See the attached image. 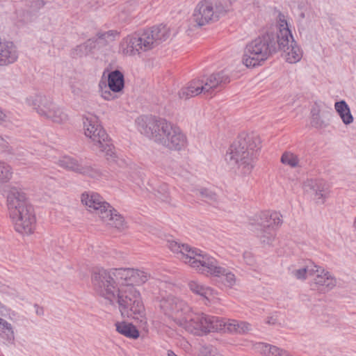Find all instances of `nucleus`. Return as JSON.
I'll return each instance as SVG.
<instances>
[{"instance_id":"4468645a","label":"nucleus","mask_w":356,"mask_h":356,"mask_svg":"<svg viewBox=\"0 0 356 356\" xmlns=\"http://www.w3.org/2000/svg\"><path fill=\"white\" fill-rule=\"evenodd\" d=\"M80 198L81 204L86 210L97 216L99 218L102 217L111 205L110 203L105 201L100 194L93 191L83 193Z\"/></svg>"},{"instance_id":"6ab92c4d","label":"nucleus","mask_w":356,"mask_h":356,"mask_svg":"<svg viewBox=\"0 0 356 356\" xmlns=\"http://www.w3.org/2000/svg\"><path fill=\"white\" fill-rule=\"evenodd\" d=\"M146 45L152 49L155 44L165 41L170 35V28L166 25L154 26L143 32Z\"/></svg>"},{"instance_id":"9d476101","label":"nucleus","mask_w":356,"mask_h":356,"mask_svg":"<svg viewBox=\"0 0 356 356\" xmlns=\"http://www.w3.org/2000/svg\"><path fill=\"white\" fill-rule=\"evenodd\" d=\"M269 42L270 38L267 35L257 38L248 43L243 55V64L247 67H254L267 60L271 54Z\"/></svg>"},{"instance_id":"6e6552de","label":"nucleus","mask_w":356,"mask_h":356,"mask_svg":"<svg viewBox=\"0 0 356 356\" xmlns=\"http://www.w3.org/2000/svg\"><path fill=\"white\" fill-rule=\"evenodd\" d=\"M232 3L226 1L212 2L209 0L200 1L195 7L191 17V23L197 27H202L218 22L222 16L232 10Z\"/></svg>"},{"instance_id":"ea45409f","label":"nucleus","mask_w":356,"mask_h":356,"mask_svg":"<svg viewBox=\"0 0 356 356\" xmlns=\"http://www.w3.org/2000/svg\"><path fill=\"white\" fill-rule=\"evenodd\" d=\"M117 94L119 93L117 92H113L110 87L106 90L100 91L99 93L102 99L108 102L115 100L118 98Z\"/></svg>"},{"instance_id":"bb28decb","label":"nucleus","mask_w":356,"mask_h":356,"mask_svg":"<svg viewBox=\"0 0 356 356\" xmlns=\"http://www.w3.org/2000/svg\"><path fill=\"white\" fill-rule=\"evenodd\" d=\"M334 109L340 117L342 122L348 126L354 121V118L351 113L350 108L344 100L336 102L334 103Z\"/></svg>"},{"instance_id":"a878e982","label":"nucleus","mask_w":356,"mask_h":356,"mask_svg":"<svg viewBox=\"0 0 356 356\" xmlns=\"http://www.w3.org/2000/svg\"><path fill=\"white\" fill-rule=\"evenodd\" d=\"M108 82L109 87L113 92H117L119 94L122 93L124 88V76L121 71L115 70L109 72Z\"/></svg>"},{"instance_id":"a211bd4d","label":"nucleus","mask_w":356,"mask_h":356,"mask_svg":"<svg viewBox=\"0 0 356 356\" xmlns=\"http://www.w3.org/2000/svg\"><path fill=\"white\" fill-rule=\"evenodd\" d=\"M188 286L191 291L200 296L206 305L216 303L220 300L218 292L216 290L197 280H191Z\"/></svg>"},{"instance_id":"c9c22d12","label":"nucleus","mask_w":356,"mask_h":356,"mask_svg":"<svg viewBox=\"0 0 356 356\" xmlns=\"http://www.w3.org/2000/svg\"><path fill=\"white\" fill-rule=\"evenodd\" d=\"M314 268V264L307 265L298 269L294 270L293 271V275L296 279L304 280L307 277V276H312Z\"/></svg>"},{"instance_id":"9b49d317","label":"nucleus","mask_w":356,"mask_h":356,"mask_svg":"<svg viewBox=\"0 0 356 356\" xmlns=\"http://www.w3.org/2000/svg\"><path fill=\"white\" fill-rule=\"evenodd\" d=\"M58 164L66 170L92 179H99L106 177V173L101 170L87 165L70 156H65L61 157L58 161Z\"/></svg>"},{"instance_id":"2eb2a0df","label":"nucleus","mask_w":356,"mask_h":356,"mask_svg":"<svg viewBox=\"0 0 356 356\" xmlns=\"http://www.w3.org/2000/svg\"><path fill=\"white\" fill-rule=\"evenodd\" d=\"M312 284L323 293L332 290L337 284L336 277L321 266L315 265L312 276Z\"/></svg>"},{"instance_id":"f3484780","label":"nucleus","mask_w":356,"mask_h":356,"mask_svg":"<svg viewBox=\"0 0 356 356\" xmlns=\"http://www.w3.org/2000/svg\"><path fill=\"white\" fill-rule=\"evenodd\" d=\"M99 220L108 227L118 232H124L129 229V224L126 218L111 204L104 213Z\"/></svg>"},{"instance_id":"8fccbe9b","label":"nucleus","mask_w":356,"mask_h":356,"mask_svg":"<svg viewBox=\"0 0 356 356\" xmlns=\"http://www.w3.org/2000/svg\"><path fill=\"white\" fill-rule=\"evenodd\" d=\"M167 355L168 356H178L177 354L175 353L174 351H172L171 350H168Z\"/></svg>"},{"instance_id":"7ed1b4c3","label":"nucleus","mask_w":356,"mask_h":356,"mask_svg":"<svg viewBox=\"0 0 356 356\" xmlns=\"http://www.w3.org/2000/svg\"><path fill=\"white\" fill-rule=\"evenodd\" d=\"M139 131L156 144L171 150L181 151L187 145V137L179 127L163 118L155 115L139 117Z\"/></svg>"},{"instance_id":"cd10ccee","label":"nucleus","mask_w":356,"mask_h":356,"mask_svg":"<svg viewBox=\"0 0 356 356\" xmlns=\"http://www.w3.org/2000/svg\"><path fill=\"white\" fill-rule=\"evenodd\" d=\"M277 42L281 41V44L287 40L293 37L291 32L289 28V24L286 19V17L283 14L280 13L277 16Z\"/></svg>"},{"instance_id":"39448f33","label":"nucleus","mask_w":356,"mask_h":356,"mask_svg":"<svg viewBox=\"0 0 356 356\" xmlns=\"http://www.w3.org/2000/svg\"><path fill=\"white\" fill-rule=\"evenodd\" d=\"M6 204L15 230L23 235L32 234L36 227V216L24 191L16 186L9 187Z\"/></svg>"},{"instance_id":"37998d69","label":"nucleus","mask_w":356,"mask_h":356,"mask_svg":"<svg viewBox=\"0 0 356 356\" xmlns=\"http://www.w3.org/2000/svg\"><path fill=\"white\" fill-rule=\"evenodd\" d=\"M108 88H109L108 82L106 83L104 81H100L98 83V93H99L100 91L107 89Z\"/></svg>"},{"instance_id":"a18cd8bd","label":"nucleus","mask_w":356,"mask_h":356,"mask_svg":"<svg viewBox=\"0 0 356 356\" xmlns=\"http://www.w3.org/2000/svg\"><path fill=\"white\" fill-rule=\"evenodd\" d=\"M266 322L269 325H275L277 323V318L275 316H268Z\"/></svg>"},{"instance_id":"ddd939ff","label":"nucleus","mask_w":356,"mask_h":356,"mask_svg":"<svg viewBox=\"0 0 356 356\" xmlns=\"http://www.w3.org/2000/svg\"><path fill=\"white\" fill-rule=\"evenodd\" d=\"M304 193L318 204H323L330 195V186L322 179H307L302 186Z\"/></svg>"},{"instance_id":"393cba45","label":"nucleus","mask_w":356,"mask_h":356,"mask_svg":"<svg viewBox=\"0 0 356 356\" xmlns=\"http://www.w3.org/2000/svg\"><path fill=\"white\" fill-rule=\"evenodd\" d=\"M201 79L204 87V91L209 93L213 88H217L222 83H225L228 78L222 72L211 74L209 76H203Z\"/></svg>"},{"instance_id":"f8f14e48","label":"nucleus","mask_w":356,"mask_h":356,"mask_svg":"<svg viewBox=\"0 0 356 356\" xmlns=\"http://www.w3.org/2000/svg\"><path fill=\"white\" fill-rule=\"evenodd\" d=\"M145 41L143 33L127 35L120 42L119 53L127 57L138 56L141 51L150 50Z\"/></svg>"},{"instance_id":"58836bf2","label":"nucleus","mask_w":356,"mask_h":356,"mask_svg":"<svg viewBox=\"0 0 356 356\" xmlns=\"http://www.w3.org/2000/svg\"><path fill=\"white\" fill-rule=\"evenodd\" d=\"M198 356H220V355L213 346L204 344L200 346Z\"/></svg>"},{"instance_id":"72a5a7b5","label":"nucleus","mask_w":356,"mask_h":356,"mask_svg":"<svg viewBox=\"0 0 356 356\" xmlns=\"http://www.w3.org/2000/svg\"><path fill=\"white\" fill-rule=\"evenodd\" d=\"M0 335L8 342L13 343L15 340V332L11 323L0 317Z\"/></svg>"},{"instance_id":"f257e3e1","label":"nucleus","mask_w":356,"mask_h":356,"mask_svg":"<svg viewBox=\"0 0 356 356\" xmlns=\"http://www.w3.org/2000/svg\"><path fill=\"white\" fill-rule=\"evenodd\" d=\"M150 277V273L143 268H101L93 273L92 283L99 296L111 302H118L122 315L138 320L140 325L147 328V319L137 287L145 284Z\"/></svg>"},{"instance_id":"b1692460","label":"nucleus","mask_w":356,"mask_h":356,"mask_svg":"<svg viewBox=\"0 0 356 356\" xmlns=\"http://www.w3.org/2000/svg\"><path fill=\"white\" fill-rule=\"evenodd\" d=\"M281 215L275 211H266L261 214L260 226L276 231L282 224Z\"/></svg>"},{"instance_id":"5701e85b","label":"nucleus","mask_w":356,"mask_h":356,"mask_svg":"<svg viewBox=\"0 0 356 356\" xmlns=\"http://www.w3.org/2000/svg\"><path fill=\"white\" fill-rule=\"evenodd\" d=\"M202 93L206 94L204 87L200 78L195 79L190 81L186 86L180 89L178 92L179 97L181 99H188Z\"/></svg>"},{"instance_id":"79ce46f5","label":"nucleus","mask_w":356,"mask_h":356,"mask_svg":"<svg viewBox=\"0 0 356 356\" xmlns=\"http://www.w3.org/2000/svg\"><path fill=\"white\" fill-rule=\"evenodd\" d=\"M9 121V118L7 113L0 109V124L6 123Z\"/></svg>"},{"instance_id":"de8ad7c7","label":"nucleus","mask_w":356,"mask_h":356,"mask_svg":"<svg viewBox=\"0 0 356 356\" xmlns=\"http://www.w3.org/2000/svg\"><path fill=\"white\" fill-rule=\"evenodd\" d=\"M35 312L38 315H42L43 314V309L37 305L34 306Z\"/></svg>"},{"instance_id":"7c9ffc66","label":"nucleus","mask_w":356,"mask_h":356,"mask_svg":"<svg viewBox=\"0 0 356 356\" xmlns=\"http://www.w3.org/2000/svg\"><path fill=\"white\" fill-rule=\"evenodd\" d=\"M116 330L122 335L132 339L139 337V331L135 325L127 322H118L115 323Z\"/></svg>"},{"instance_id":"20e7f679","label":"nucleus","mask_w":356,"mask_h":356,"mask_svg":"<svg viewBox=\"0 0 356 356\" xmlns=\"http://www.w3.org/2000/svg\"><path fill=\"white\" fill-rule=\"evenodd\" d=\"M261 148L259 136L253 132H243L230 145L225 156L228 168L249 175L254 168Z\"/></svg>"},{"instance_id":"4c0bfd02","label":"nucleus","mask_w":356,"mask_h":356,"mask_svg":"<svg viewBox=\"0 0 356 356\" xmlns=\"http://www.w3.org/2000/svg\"><path fill=\"white\" fill-rule=\"evenodd\" d=\"M92 44V41L88 40L87 42L78 45L74 49V54L80 57L87 55L91 51Z\"/></svg>"},{"instance_id":"423d86ee","label":"nucleus","mask_w":356,"mask_h":356,"mask_svg":"<svg viewBox=\"0 0 356 356\" xmlns=\"http://www.w3.org/2000/svg\"><path fill=\"white\" fill-rule=\"evenodd\" d=\"M83 125L84 135L90 140L93 147L103 153L108 161H113L115 158L113 145L100 125L98 117L90 113L85 114Z\"/></svg>"},{"instance_id":"1a4fd4ad","label":"nucleus","mask_w":356,"mask_h":356,"mask_svg":"<svg viewBox=\"0 0 356 356\" xmlns=\"http://www.w3.org/2000/svg\"><path fill=\"white\" fill-rule=\"evenodd\" d=\"M161 312L177 325L184 327L191 316V307L183 300L172 295H166L159 300Z\"/></svg>"},{"instance_id":"473e14b6","label":"nucleus","mask_w":356,"mask_h":356,"mask_svg":"<svg viewBox=\"0 0 356 356\" xmlns=\"http://www.w3.org/2000/svg\"><path fill=\"white\" fill-rule=\"evenodd\" d=\"M280 162L283 165L291 168H298L301 167V162L298 155L291 151L283 152L280 158Z\"/></svg>"},{"instance_id":"a19ab883","label":"nucleus","mask_w":356,"mask_h":356,"mask_svg":"<svg viewBox=\"0 0 356 356\" xmlns=\"http://www.w3.org/2000/svg\"><path fill=\"white\" fill-rule=\"evenodd\" d=\"M118 35V33L117 32H115V31H107L106 33H102L99 35V38H103V39H106V38H115V36Z\"/></svg>"},{"instance_id":"412c9836","label":"nucleus","mask_w":356,"mask_h":356,"mask_svg":"<svg viewBox=\"0 0 356 356\" xmlns=\"http://www.w3.org/2000/svg\"><path fill=\"white\" fill-rule=\"evenodd\" d=\"M18 56L17 48L13 42L0 39V67L14 63Z\"/></svg>"},{"instance_id":"2f4dec72","label":"nucleus","mask_w":356,"mask_h":356,"mask_svg":"<svg viewBox=\"0 0 356 356\" xmlns=\"http://www.w3.org/2000/svg\"><path fill=\"white\" fill-rule=\"evenodd\" d=\"M330 124V120L325 114L321 113L318 108L312 111L311 124L316 129H324Z\"/></svg>"},{"instance_id":"aec40b11","label":"nucleus","mask_w":356,"mask_h":356,"mask_svg":"<svg viewBox=\"0 0 356 356\" xmlns=\"http://www.w3.org/2000/svg\"><path fill=\"white\" fill-rule=\"evenodd\" d=\"M279 49L282 51V56L289 63H296L302 57V51L294 40L293 37L286 40L283 44L277 42Z\"/></svg>"},{"instance_id":"4be33fe9","label":"nucleus","mask_w":356,"mask_h":356,"mask_svg":"<svg viewBox=\"0 0 356 356\" xmlns=\"http://www.w3.org/2000/svg\"><path fill=\"white\" fill-rule=\"evenodd\" d=\"M251 327L248 322L223 318L222 333L245 334L251 330Z\"/></svg>"},{"instance_id":"c756f323","label":"nucleus","mask_w":356,"mask_h":356,"mask_svg":"<svg viewBox=\"0 0 356 356\" xmlns=\"http://www.w3.org/2000/svg\"><path fill=\"white\" fill-rule=\"evenodd\" d=\"M257 348L263 356H292L286 350L268 343H260Z\"/></svg>"},{"instance_id":"09e8293b","label":"nucleus","mask_w":356,"mask_h":356,"mask_svg":"<svg viewBox=\"0 0 356 356\" xmlns=\"http://www.w3.org/2000/svg\"><path fill=\"white\" fill-rule=\"evenodd\" d=\"M72 92L74 94V95H79L80 92H81V90L78 88H74L72 87Z\"/></svg>"},{"instance_id":"c85d7f7f","label":"nucleus","mask_w":356,"mask_h":356,"mask_svg":"<svg viewBox=\"0 0 356 356\" xmlns=\"http://www.w3.org/2000/svg\"><path fill=\"white\" fill-rule=\"evenodd\" d=\"M256 236L263 247H270L276 240V231L261 227Z\"/></svg>"},{"instance_id":"e433bc0d","label":"nucleus","mask_w":356,"mask_h":356,"mask_svg":"<svg viewBox=\"0 0 356 356\" xmlns=\"http://www.w3.org/2000/svg\"><path fill=\"white\" fill-rule=\"evenodd\" d=\"M223 318L216 316H211L209 333H222Z\"/></svg>"},{"instance_id":"dca6fc26","label":"nucleus","mask_w":356,"mask_h":356,"mask_svg":"<svg viewBox=\"0 0 356 356\" xmlns=\"http://www.w3.org/2000/svg\"><path fill=\"white\" fill-rule=\"evenodd\" d=\"M210 321L211 315L192 312L184 328L196 335H207L209 334Z\"/></svg>"},{"instance_id":"3c124183","label":"nucleus","mask_w":356,"mask_h":356,"mask_svg":"<svg viewBox=\"0 0 356 356\" xmlns=\"http://www.w3.org/2000/svg\"><path fill=\"white\" fill-rule=\"evenodd\" d=\"M353 227L356 229V215L353 221Z\"/></svg>"},{"instance_id":"c03bdc74","label":"nucleus","mask_w":356,"mask_h":356,"mask_svg":"<svg viewBox=\"0 0 356 356\" xmlns=\"http://www.w3.org/2000/svg\"><path fill=\"white\" fill-rule=\"evenodd\" d=\"M0 147L6 150H8L10 148V145H9V143H8V141L1 136H0Z\"/></svg>"},{"instance_id":"49530a36","label":"nucleus","mask_w":356,"mask_h":356,"mask_svg":"<svg viewBox=\"0 0 356 356\" xmlns=\"http://www.w3.org/2000/svg\"><path fill=\"white\" fill-rule=\"evenodd\" d=\"M201 194L203 195V196H205V197H208L211 199H213V197L215 196V194L211 193V192H209L207 190H204L201 192Z\"/></svg>"},{"instance_id":"f03ea898","label":"nucleus","mask_w":356,"mask_h":356,"mask_svg":"<svg viewBox=\"0 0 356 356\" xmlns=\"http://www.w3.org/2000/svg\"><path fill=\"white\" fill-rule=\"evenodd\" d=\"M166 246L180 261L197 273L224 278L222 282L229 288H232L236 284L235 275L201 250L172 239L167 241Z\"/></svg>"},{"instance_id":"0eeeda50","label":"nucleus","mask_w":356,"mask_h":356,"mask_svg":"<svg viewBox=\"0 0 356 356\" xmlns=\"http://www.w3.org/2000/svg\"><path fill=\"white\" fill-rule=\"evenodd\" d=\"M25 102L40 117L54 123L62 124L70 119L67 110L49 96L40 93L31 95L26 97Z\"/></svg>"},{"instance_id":"f704fd0d","label":"nucleus","mask_w":356,"mask_h":356,"mask_svg":"<svg viewBox=\"0 0 356 356\" xmlns=\"http://www.w3.org/2000/svg\"><path fill=\"white\" fill-rule=\"evenodd\" d=\"M12 166L6 161L0 160V185L9 182L13 178Z\"/></svg>"}]
</instances>
